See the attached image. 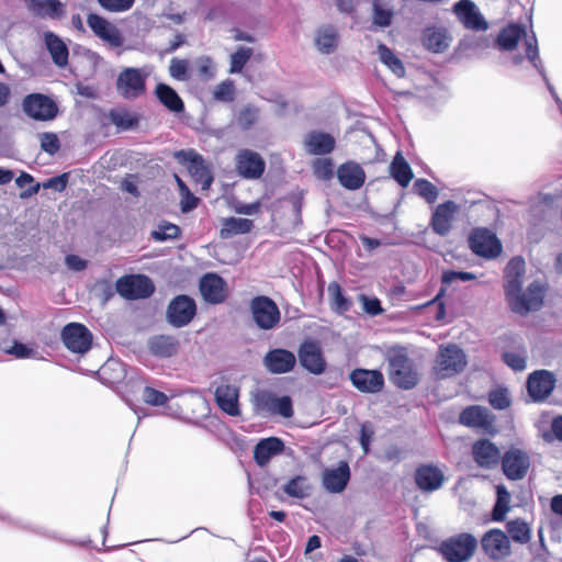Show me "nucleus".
Returning <instances> with one entry per match:
<instances>
[{"mask_svg": "<svg viewBox=\"0 0 562 562\" xmlns=\"http://www.w3.org/2000/svg\"><path fill=\"white\" fill-rule=\"evenodd\" d=\"M525 271L526 262L520 256L514 257L505 268L504 286L508 305L514 313L521 316L542 307L548 286L544 281L535 280L522 290Z\"/></svg>", "mask_w": 562, "mask_h": 562, "instance_id": "1", "label": "nucleus"}, {"mask_svg": "<svg viewBox=\"0 0 562 562\" xmlns=\"http://www.w3.org/2000/svg\"><path fill=\"white\" fill-rule=\"evenodd\" d=\"M385 359L389 364V378L395 386L412 390L418 384L419 373L405 347H391L385 353Z\"/></svg>", "mask_w": 562, "mask_h": 562, "instance_id": "2", "label": "nucleus"}, {"mask_svg": "<svg viewBox=\"0 0 562 562\" xmlns=\"http://www.w3.org/2000/svg\"><path fill=\"white\" fill-rule=\"evenodd\" d=\"M521 38H525L526 57L535 68L539 69L541 67V59L537 37L535 34L528 36L524 25L517 23L508 24L499 31L496 43L503 50H513Z\"/></svg>", "mask_w": 562, "mask_h": 562, "instance_id": "3", "label": "nucleus"}, {"mask_svg": "<svg viewBox=\"0 0 562 562\" xmlns=\"http://www.w3.org/2000/svg\"><path fill=\"white\" fill-rule=\"evenodd\" d=\"M251 404L256 415H280L291 418L294 415L293 403L290 396L278 397L268 390H257L251 393Z\"/></svg>", "mask_w": 562, "mask_h": 562, "instance_id": "4", "label": "nucleus"}, {"mask_svg": "<svg viewBox=\"0 0 562 562\" xmlns=\"http://www.w3.org/2000/svg\"><path fill=\"white\" fill-rule=\"evenodd\" d=\"M477 547L476 538L468 532H462L441 541L438 552L448 562L469 561Z\"/></svg>", "mask_w": 562, "mask_h": 562, "instance_id": "5", "label": "nucleus"}, {"mask_svg": "<svg viewBox=\"0 0 562 562\" xmlns=\"http://www.w3.org/2000/svg\"><path fill=\"white\" fill-rule=\"evenodd\" d=\"M467 356L457 345L440 346L434 367L438 379H447L462 372L467 366Z\"/></svg>", "mask_w": 562, "mask_h": 562, "instance_id": "6", "label": "nucleus"}, {"mask_svg": "<svg viewBox=\"0 0 562 562\" xmlns=\"http://www.w3.org/2000/svg\"><path fill=\"white\" fill-rule=\"evenodd\" d=\"M249 308L256 326L262 330L273 329L280 323V310L269 296H255L250 301Z\"/></svg>", "mask_w": 562, "mask_h": 562, "instance_id": "7", "label": "nucleus"}, {"mask_svg": "<svg viewBox=\"0 0 562 562\" xmlns=\"http://www.w3.org/2000/svg\"><path fill=\"white\" fill-rule=\"evenodd\" d=\"M23 112L35 121H50L58 114L57 103L48 95L34 92L24 97L22 101Z\"/></svg>", "mask_w": 562, "mask_h": 562, "instance_id": "8", "label": "nucleus"}, {"mask_svg": "<svg viewBox=\"0 0 562 562\" xmlns=\"http://www.w3.org/2000/svg\"><path fill=\"white\" fill-rule=\"evenodd\" d=\"M196 314L195 301L186 294H180L173 297L166 312L167 322L176 327L181 328L187 326Z\"/></svg>", "mask_w": 562, "mask_h": 562, "instance_id": "9", "label": "nucleus"}, {"mask_svg": "<svg viewBox=\"0 0 562 562\" xmlns=\"http://www.w3.org/2000/svg\"><path fill=\"white\" fill-rule=\"evenodd\" d=\"M116 91L126 100L139 98L146 91V76L138 68L123 69L116 79Z\"/></svg>", "mask_w": 562, "mask_h": 562, "instance_id": "10", "label": "nucleus"}, {"mask_svg": "<svg viewBox=\"0 0 562 562\" xmlns=\"http://www.w3.org/2000/svg\"><path fill=\"white\" fill-rule=\"evenodd\" d=\"M116 290L128 300L147 299L154 293L155 285L147 276H126L117 280Z\"/></svg>", "mask_w": 562, "mask_h": 562, "instance_id": "11", "label": "nucleus"}, {"mask_svg": "<svg viewBox=\"0 0 562 562\" xmlns=\"http://www.w3.org/2000/svg\"><path fill=\"white\" fill-rule=\"evenodd\" d=\"M65 347L74 353H86L92 345V333L80 323L67 324L60 334Z\"/></svg>", "mask_w": 562, "mask_h": 562, "instance_id": "12", "label": "nucleus"}, {"mask_svg": "<svg viewBox=\"0 0 562 562\" xmlns=\"http://www.w3.org/2000/svg\"><path fill=\"white\" fill-rule=\"evenodd\" d=\"M452 11L467 30L482 32L488 29L487 21L472 0H459L453 4Z\"/></svg>", "mask_w": 562, "mask_h": 562, "instance_id": "13", "label": "nucleus"}, {"mask_svg": "<svg viewBox=\"0 0 562 562\" xmlns=\"http://www.w3.org/2000/svg\"><path fill=\"white\" fill-rule=\"evenodd\" d=\"M297 357L300 364L310 373L315 375L324 373L326 360L318 341L304 340L297 349Z\"/></svg>", "mask_w": 562, "mask_h": 562, "instance_id": "14", "label": "nucleus"}, {"mask_svg": "<svg viewBox=\"0 0 562 562\" xmlns=\"http://www.w3.org/2000/svg\"><path fill=\"white\" fill-rule=\"evenodd\" d=\"M529 467V454L521 449L510 448L502 457V470L508 480L518 481L524 479Z\"/></svg>", "mask_w": 562, "mask_h": 562, "instance_id": "15", "label": "nucleus"}, {"mask_svg": "<svg viewBox=\"0 0 562 562\" xmlns=\"http://www.w3.org/2000/svg\"><path fill=\"white\" fill-rule=\"evenodd\" d=\"M349 380L361 393L375 394L384 387V376L379 370L357 368L350 372Z\"/></svg>", "mask_w": 562, "mask_h": 562, "instance_id": "16", "label": "nucleus"}, {"mask_svg": "<svg viewBox=\"0 0 562 562\" xmlns=\"http://www.w3.org/2000/svg\"><path fill=\"white\" fill-rule=\"evenodd\" d=\"M555 375L547 370L532 372L527 380L528 394L535 402H542L551 395L555 386Z\"/></svg>", "mask_w": 562, "mask_h": 562, "instance_id": "17", "label": "nucleus"}, {"mask_svg": "<svg viewBox=\"0 0 562 562\" xmlns=\"http://www.w3.org/2000/svg\"><path fill=\"white\" fill-rule=\"evenodd\" d=\"M87 23L94 35L103 42L109 43L113 47H120L123 45L124 37L120 30L105 18L97 13H89L87 16Z\"/></svg>", "mask_w": 562, "mask_h": 562, "instance_id": "18", "label": "nucleus"}, {"mask_svg": "<svg viewBox=\"0 0 562 562\" xmlns=\"http://www.w3.org/2000/svg\"><path fill=\"white\" fill-rule=\"evenodd\" d=\"M235 167L241 178L256 180L265 172L266 162L258 153L244 149L237 154Z\"/></svg>", "mask_w": 562, "mask_h": 562, "instance_id": "19", "label": "nucleus"}, {"mask_svg": "<svg viewBox=\"0 0 562 562\" xmlns=\"http://www.w3.org/2000/svg\"><path fill=\"white\" fill-rule=\"evenodd\" d=\"M199 289L204 301L210 304L223 303L227 297L226 281L213 272L206 273L200 279Z\"/></svg>", "mask_w": 562, "mask_h": 562, "instance_id": "20", "label": "nucleus"}, {"mask_svg": "<svg viewBox=\"0 0 562 562\" xmlns=\"http://www.w3.org/2000/svg\"><path fill=\"white\" fill-rule=\"evenodd\" d=\"M262 363L268 372L272 374H283L294 369L296 357L288 349L274 348L265 355Z\"/></svg>", "mask_w": 562, "mask_h": 562, "instance_id": "21", "label": "nucleus"}, {"mask_svg": "<svg viewBox=\"0 0 562 562\" xmlns=\"http://www.w3.org/2000/svg\"><path fill=\"white\" fill-rule=\"evenodd\" d=\"M416 486L425 493L439 490L445 483L443 472L434 464H422L414 474Z\"/></svg>", "mask_w": 562, "mask_h": 562, "instance_id": "22", "label": "nucleus"}, {"mask_svg": "<svg viewBox=\"0 0 562 562\" xmlns=\"http://www.w3.org/2000/svg\"><path fill=\"white\" fill-rule=\"evenodd\" d=\"M458 205L454 201H446L438 204L431 215L430 227L437 235L445 237L451 231V222Z\"/></svg>", "mask_w": 562, "mask_h": 562, "instance_id": "23", "label": "nucleus"}, {"mask_svg": "<svg viewBox=\"0 0 562 562\" xmlns=\"http://www.w3.org/2000/svg\"><path fill=\"white\" fill-rule=\"evenodd\" d=\"M27 10L44 20L59 21L66 15V7L60 0H24Z\"/></svg>", "mask_w": 562, "mask_h": 562, "instance_id": "24", "label": "nucleus"}, {"mask_svg": "<svg viewBox=\"0 0 562 562\" xmlns=\"http://www.w3.org/2000/svg\"><path fill=\"white\" fill-rule=\"evenodd\" d=\"M350 480L348 462L340 461L337 468L326 469L323 472V486L329 493H341Z\"/></svg>", "mask_w": 562, "mask_h": 562, "instance_id": "25", "label": "nucleus"}, {"mask_svg": "<svg viewBox=\"0 0 562 562\" xmlns=\"http://www.w3.org/2000/svg\"><path fill=\"white\" fill-rule=\"evenodd\" d=\"M337 179L341 187L347 190L355 191L363 186L366 181V172L359 164L355 161H347L338 167Z\"/></svg>", "mask_w": 562, "mask_h": 562, "instance_id": "26", "label": "nucleus"}, {"mask_svg": "<svg viewBox=\"0 0 562 562\" xmlns=\"http://www.w3.org/2000/svg\"><path fill=\"white\" fill-rule=\"evenodd\" d=\"M215 401L218 407L229 416H239L238 405L239 390L233 384H222L215 390Z\"/></svg>", "mask_w": 562, "mask_h": 562, "instance_id": "27", "label": "nucleus"}, {"mask_svg": "<svg viewBox=\"0 0 562 562\" xmlns=\"http://www.w3.org/2000/svg\"><path fill=\"white\" fill-rule=\"evenodd\" d=\"M459 422L467 427L492 432V420L487 409L482 406L473 405L464 408L459 416Z\"/></svg>", "mask_w": 562, "mask_h": 562, "instance_id": "28", "label": "nucleus"}, {"mask_svg": "<svg viewBox=\"0 0 562 562\" xmlns=\"http://www.w3.org/2000/svg\"><path fill=\"white\" fill-rule=\"evenodd\" d=\"M471 251L483 258H492V231L485 227H475L468 238Z\"/></svg>", "mask_w": 562, "mask_h": 562, "instance_id": "29", "label": "nucleus"}, {"mask_svg": "<svg viewBox=\"0 0 562 562\" xmlns=\"http://www.w3.org/2000/svg\"><path fill=\"white\" fill-rule=\"evenodd\" d=\"M44 43L53 63L59 68L66 67L69 58V48L66 43L52 31L44 33Z\"/></svg>", "mask_w": 562, "mask_h": 562, "instance_id": "30", "label": "nucleus"}, {"mask_svg": "<svg viewBox=\"0 0 562 562\" xmlns=\"http://www.w3.org/2000/svg\"><path fill=\"white\" fill-rule=\"evenodd\" d=\"M284 442L278 437L261 439L254 449V459L260 467H265L272 457L281 453Z\"/></svg>", "mask_w": 562, "mask_h": 562, "instance_id": "31", "label": "nucleus"}, {"mask_svg": "<svg viewBox=\"0 0 562 562\" xmlns=\"http://www.w3.org/2000/svg\"><path fill=\"white\" fill-rule=\"evenodd\" d=\"M155 95L168 111L176 114L184 111L183 100L171 86L159 82L155 88Z\"/></svg>", "mask_w": 562, "mask_h": 562, "instance_id": "32", "label": "nucleus"}, {"mask_svg": "<svg viewBox=\"0 0 562 562\" xmlns=\"http://www.w3.org/2000/svg\"><path fill=\"white\" fill-rule=\"evenodd\" d=\"M150 352L159 358H170L177 353L179 341L176 337L169 335L154 336L148 341Z\"/></svg>", "mask_w": 562, "mask_h": 562, "instance_id": "33", "label": "nucleus"}, {"mask_svg": "<svg viewBox=\"0 0 562 562\" xmlns=\"http://www.w3.org/2000/svg\"><path fill=\"white\" fill-rule=\"evenodd\" d=\"M108 119L119 132L134 131L139 124V115L125 108L111 109Z\"/></svg>", "mask_w": 562, "mask_h": 562, "instance_id": "34", "label": "nucleus"}, {"mask_svg": "<svg viewBox=\"0 0 562 562\" xmlns=\"http://www.w3.org/2000/svg\"><path fill=\"white\" fill-rule=\"evenodd\" d=\"M423 45L430 52L442 53L448 46V37L445 29L428 26L423 32Z\"/></svg>", "mask_w": 562, "mask_h": 562, "instance_id": "35", "label": "nucleus"}, {"mask_svg": "<svg viewBox=\"0 0 562 562\" xmlns=\"http://www.w3.org/2000/svg\"><path fill=\"white\" fill-rule=\"evenodd\" d=\"M252 228L254 222L251 220L232 216L224 218L220 236L223 239H227L235 235L247 234Z\"/></svg>", "mask_w": 562, "mask_h": 562, "instance_id": "36", "label": "nucleus"}, {"mask_svg": "<svg viewBox=\"0 0 562 562\" xmlns=\"http://www.w3.org/2000/svg\"><path fill=\"white\" fill-rule=\"evenodd\" d=\"M282 491L290 497L303 499L311 496L313 486L306 476L295 475L282 486Z\"/></svg>", "mask_w": 562, "mask_h": 562, "instance_id": "37", "label": "nucleus"}, {"mask_svg": "<svg viewBox=\"0 0 562 562\" xmlns=\"http://www.w3.org/2000/svg\"><path fill=\"white\" fill-rule=\"evenodd\" d=\"M68 177H69L68 173H61L59 176L52 177V178L47 179L43 183L36 182L35 184H33L30 188H26L24 191H22L20 193V198L29 199V198L37 194L41 188L53 189L57 192H63L67 187Z\"/></svg>", "mask_w": 562, "mask_h": 562, "instance_id": "38", "label": "nucleus"}, {"mask_svg": "<svg viewBox=\"0 0 562 562\" xmlns=\"http://www.w3.org/2000/svg\"><path fill=\"white\" fill-rule=\"evenodd\" d=\"M327 291L331 311L340 315L350 311L352 302L344 295L342 289L338 282H330Z\"/></svg>", "mask_w": 562, "mask_h": 562, "instance_id": "39", "label": "nucleus"}, {"mask_svg": "<svg viewBox=\"0 0 562 562\" xmlns=\"http://www.w3.org/2000/svg\"><path fill=\"white\" fill-rule=\"evenodd\" d=\"M315 44L322 54H331L338 44V33L334 26L328 25L319 29L316 33Z\"/></svg>", "mask_w": 562, "mask_h": 562, "instance_id": "40", "label": "nucleus"}, {"mask_svg": "<svg viewBox=\"0 0 562 562\" xmlns=\"http://www.w3.org/2000/svg\"><path fill=\"white\" fill-rule=\"evenodd\" d=\"M391 175L401 187H407L413 178V171L401 153H396L391 166Z\"/></svg>", "mask_w": 562, "mask_h": 562, "instance_id": "41", "label": "nucleus"}, {"mask_svg": "<svg viewBox=\"0 0 562 562\" xmlns=\"http://www.w3.org/2000/svg\"><path fill=\"white\" fill-rule=\"evenodd\" d=\"M190 172L193 180L201 186L202 190H207L211 187L213 176L210 169L204 165L201 157L192 160Z\"/></svg>", "mask_w": 562, "mask_h": 562, "instance_id": "42", "label": "nucleus"}, {"mask_svg": "<svg viewBox=\"0 0 562 562\" xmlns=\"http://www.w3.org/2000/svg\"><path fill=\"white\" fill-rule=\"evenodd\" d=\"M506 531L508 537L517 543L526 544L530 541L531 532L528 525L520 520L515 519L506 524Z\"/></svg>", "mask_w": 562, "mask_h": 562, "instance_id": "43", "label": "nucleus"}, {"mask_svg": "<svg viewBox=\"0 0 562 562\" xmlns=\"http://www.w3.org/2000/svg\"><path fill=\"white\" fill-rule=\"evenodd\" d=\"M381 61L397 77L405 75L403 61L394 54V52L384 44L379 45Z\"/></svg>", "mask_w": 562, "mask_h": 562, "instance_id": "44", "label": "nucleus"}, {"mask_svg": "<svg viewBox=\"0 0 562 562\" xmlns=\"http://www.w3.org/2000/svg\"><path fill=\"white\" fill-rule=\"evenodd\" d=\"M474 461L480 467L490 468L492 465V441L490 439H480L472 447Z\"/></svg>", "mask_w": 562, "mask_h": 562, "instance_id": "45", "label": "nucleus"}, {"mask_svg": "<svg viewBox=\"0 0 562 562\" xmlns=\"http://www.w3.org/2000/svg\"><path fill=\"white\" fill-rule=\"evenodd\" d=\"M510 494L504 485L496 486V503L494 504V521H502L510 509Z\"/></svg>", "mask_w": 562, "mask_h": 562, "instance_id": "46", "label": "nucleus"}, {"mask_svg": "<svg viewBox=\"0 0 562 562\" xmlns=\"http://www.w3.org/2000/svg\"><path fill=\"white\" fill-rule=\"evenodd\" d=\"M394 12L390 8H385L379 0L372 2V23L381 29L392 24Z\"/></svg>", "mask_w": 562, "mask_h": 562, "instance_id": "47", "label": "nucleus"}, {"mask_svg": "<svg viewBox=\"0 0 562 562\" xmlns=\"http://www.w3.org/2000/svg\"><path fill=\"white\" fill-rule=\"evenodd\" d=\"M254 54L251 47L239 46L235 53L231 55L229 74H239Z\"/></svg>", "mask_w": 562, "mask_h": 562, "instance_id": "48", "label": "nucleus"}, {"mask_svg": "<svg viewBox=\"0 0 562 562\" xmlns=\"http://www.w3.org/2000/svg\"><path fill=\"white\" fill-rule=\"evenodd\" d=\"M176 181H177V184H178V188H179V193H180V196H181V200H180L181 212L182 213H189V212H191L192 210H194L198 206L200 200H199V198H196L190 191V189L182 181L181 178L176 176Z\"/></svg>", "mask_w": 562, "mask_h": 562, "instance_id": "49", "label": "nucleus"}, {"mask_svg": "<svg viewBox=\"0 0 562 562\" xmlns=\"http://www.w3.org/2000/svg\"><path fill=\"white\" fill-rule=\"evenodd\" d=\"M414 191L422 196L427 203L432 204L436 202L439 195V191L427 179H417L413 186Z\"/></svg>", "mask_w": 562, "mask_h": 562, "instance_id": "50", "label": "nucleus"}, {"mask_svg": "<svg viewBox=\"0 0 562 562\" xmlns=\"http://www.w3.org/2000/svg\"><path fill=\"white\" fill-rule=\"evenodd\" d=\"M180 227L169 222H161L157 229L151 232V237L156 241H166L176 239L180 236Z\"/></svg>", "mask_w": 562, "mask_h": 562, "instance_id": "51", "label": "nucleus"}, {"mask_svg": "<svg viewBox=\"0 0 562 562\" xmlns=\"http://www.w3.org/2000/svg\"><path fill=\"white\" fill-rule=\"evenodd\" d=\"M259 119V109L248 104L241 109L236 117L237 124L243 130H250Z\"/></svg>", "mask_w": 562, "mask_h": 562, "instance_id": "52", "label": "nucleus"}, {"mask_svg": "<svg viewBox=\"0 0 562 562\" xmlns=\"http://www.w3.org/2000/svg\"><path fill=\"white\" fill-rule=\"evenodd\" d=\"M315 177L323 181H329L334 177V162L330 158H316L312 162Z\"/></svg>", "mask_w": 562, "mask_h": 562, "instance_id": "53", "label": "nucleus"}, {"mask_svg": "<svg viewBox=\"0 0 562 562\" xmlns=\"http://www.w3.org/2000/svg\"><path fill=\"white\" fill-rule=\"evenodd\" d=\"M502 358L514 371H522L526 369L527 353L525 350L505 351Z\"/></svg>", "mask_w": 562, "mask_h": 562, "instance_id": "54", "label": "nucleus"}, {"mask_svg": "<svg viewBox=\"0 0 562 562\" xmlns=\"http://www.w3.org/2000/svg\"><path fill=\"white\" fill-rule=\"evenodd\" d=\"M235 97V85L231 79L222 81L214 91V99L223 102H232Z\"/></svg>", "mask_w": 562, "mask_h": 562, "instance_id": "55", "label": "nucleus"}, {"mask_svg": "<svg viewBox=\"0 0 562 562\" xmlns=\"http://www.w3.org/2000/svg\"><path fill=\"white\" fill-rule=\"evenodd\" d=\"M510 540L506 532L494 528V551L502 557H507L512 552Z\"/></svg>", "mask_w": 562, "mask_h": 562, "instance_id": "56", "label": "nucleus"}, {"mask_svg": "<svg viewBox=\"0 0 562 562\" xmlns=\"http://www.w3.org/2000/svg\"><path fill=\"white\" fill-rule=\"evenodd\" d=\"M189 61L187 59L172 58L169 67L170 76L177 80H187Z\"/></svg>", "mask_w": 562, "mask_h": 562, "instance_id": "57", "label": "nucleus"}, {"mask_svg": "<svg viewBox=\"0 0 562 562\" xmlns=\"http://www.w3.org/2000/svg\"><path fill=\"white\" fill-rule=\"evenodd\" d=\"M143 400L153 406H162L167 403L168 396L150 386H145L143 391Z\"/></svg>", "mask_w": 562, "mask_h": 562, "instance_id": "58", "label": "nucleus"}, {"mask_svg": "<svg viewBox=\"0 0 562 562\" xmlns=\"http://www.w3.org/2000/svg\"><path fill=\"white\" fill-rule=\"evenodd\" d=\"M475 279H476V276L472 272L447 270V271H443V273L441 276V283L445 285H449L457 280L462 281V282H468V281H472Z\"/></svg>", "mask_w": 562, "mask_h": 562, "instance_id": "59", "label": "nucleus"}, {"mask_svg": "<svg viewBox=\"0 0 562 562\" xmlns=\"http://www.w3.org/2000/svg\"><path fill=\"white\" fill-rule=\"evenodd\" d=\"M109 12H125L130 10L135 0H97Z\"/></svg>", "mask_w": 562, "mask_h": 562, "instance_id": "60", "label": "nucleus"}, {"mask_svg": "<svg viewBox=\"0 0 562 562\" xmlns=\"http://www.w3.org/2000/svg\"><path fill=\"white\" fill-rule=\"evenodd\" d=\"M373 435H374V430H373L371 423H369V422L363 423L361 425V429H360L359 441H360V446L366 454L370 450V445H371Z\"/></svg>", "mask_w": 562, "mask_h": 562, "instance_id": "61", "label": "nucleus"}, {"mask_svg": "<svg viewBox=\"0 0 562 562\" xmlns=\"http://www.w3.org/2000/svg\"><path fill=\"white\" fill-rule=\"evenodd\" d=\"M360 299L362 301L364 312L369 315L376 316L383 313V308L379 299L368 297L364 294H361Z\"/></svg>", "mask_w": 562, "mask_h": 562, "instance_id": "62", "label": "nucleus"}, {"mask_svg": "<svg viewBox=\"0 0 562 562\" xmlns=\"http://www.w3.org/2000/svg\"><path fill=\"white\" fill-rule=\"evenodd\" d=\"M510 405V397L507 389H494V409H505Z\"/></svg>", "mask_w": 562, "mask_h": 562, "instance_id": "63", "label": "nucleus"}, {"mask_svg": "<svg viewBox=\"0 0 562 562\" xmlns=\"http://www.w3.org/2000/svg\"><path fill=\"white\" fill-rule=\"evenodd\" d=\"M305 149L311 155H326L334 150L336 143H304Z\"/></svg>", "mask_w": 562, "mask_h": 562, "instance_id": "64", "label": "nucleus"}]
</instances>
